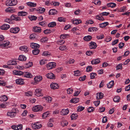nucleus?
<instances>
[{"mask_svg":"<svg viewBox=\"0 0 130 130\" xmlns=\"http://www.w3.org/2000/svg\"><path fill=\"white\" fill-rule=\"evenodd\" d=\"M68 36V34H62L60 36V38L61 39H66Z\"/></svg>","mask_w":130,"mask_h":130,"instance_id":"09e8293b","label":"nucleus"},{"mask_svg":"<svg viewBox=\"0 0 130 130\" xmlns=\"http://www.w3.org/2000/svg\"><path fill=\"white\" fill-rule=\"evenodd\" d=\"M114 82L112 80L110 82L109 84H107V86L108 88H111L113 86L114 84Z\"/></svg>","mask_w":130,"mask_h":130,"instance_id":"f704fd0d","label":"nucleus"},{"mask_svg":"<svg viewBox=\"0 0 130 130\" xmlns=\"http://www.w3.org/2000/svg\"><path fill=\"white\" fill-rule=\"evenodd\" d=\"M74 61L75 60L73 59H72V60H70L69 61H67L66 62V64H69L73 63Z\"/></svg>","mask_w":130,"mask_h":130,"instance_id":"5fc2aeb1","label":"nucleus"},{"mask_svg":"<svg viewBox=\"0 0 130 130\" xmlns=\"http://www.w3.org/2000/svg\"><path fill=\"white\" fill-rule=\"evenodd\" d=\"M73 90L70 88H68L67 90V93L69 94H71L73 93Z\"/></svg>","mask_w":130,"mask_h":130,"instance_id":"4d7b16f0","label":"nucleus"},{"mask_svg":"<svg viewBox=\"0 0 130 130\" xmlns=\"http://www.w3.org/2000/svg\"><path fill=\"white\" fill-rule=\"evenodd\" d=\"M30 46L32 48L34 49L38 48L40 47V45L39 44L33 42L30 43Z\"/></svg>","mask_w":130,"mask_h":130,"instance_id":"ddd939ff","label":"nucleus"},{"mask_svg":"<svg viewBox=\"0 0 130 130\" xmlns=\"http://www.w3.org/2000/svg\"><path fill=\"white\" fill-rule=\"evenodd\" d=\"M42 79V77L41 76L39 75L37 76L36 77L34 78V79L35 81L34 84L36 85L37 84L38 82H40Z\"/></svg>","mask_w":130,"mask_h":130,"instance_id":"9d476101","label":"nucleus"},{"mask_svg":"<svg viewBox=\"0 0 130 130\" xmlns=\"http://www.w3.org/2000/svg\"><path fill=\"white\" fill-rule=\"evenodd\" d=\"M86 77V76L85 75H84L82 77H79V79L80 81H83L85 80Z\"/></svg>","mask_w":130,"mask_h":130,"instance_id":"338daca9","label":"nucleus"},{"mask_svg":"<svg viewBox=\"0 0 130 130\" xmlns=\"http://www.w3.org/2000/svg\"><path fill=\"white\" fill-rule=\"evenodd\" d=\"M46 76L47 78L50 79H54L55 78V76L52 73H48L46 75Z\"/></svg>","mask_w":130,"mask_h":130,"instance_id":"4468645a","label":"nucleus"},{"mask_svg":"<svg viewBox=\"0 0 130 130\" xmlns=\"http://www.w3.org/2000/svg\"><path fill=\"white\" fill-rule=\"evenodd\" d=\"M28 18L31 21L35 20L37 19V17L32 15L29 16Z\"/></svg>","mask_w":130,"mask_h":130,"instance_id":"8fccbe9b","label":"nucleus"},{"mask_svg":"<svg viewBox=\"0 0 130 130\" xmlns=\"http://www.w3.org/2000/svg\"><path fill=\"white\" fill-rule=\"evenodd\" d=\"M47 61L45 59L41 60L39 61L40 64L41 65L46 64V65H56V63L54 62H51L47 63Z\"/></svg>","mask_w":130,"mask_h":130,"instance_id":"7ed1b4c3","label":"nucleus"},{"mask_svg":"<svg viewBox=\"0 0 130 130\" xmlns=\"http://www.w3.org/2000/svg\"><path fill=\"white\" fill-rule=\"evenodd\" d=\"M20 50L22 51H24L26 52H27L28 51V48L26 46L24 45L21 46L20 48Z\"/></svg>","mask_w":130,"mask_h":130,"instance_id":"5701e85b","label":"nucleus"},{"mask_svg":"<svg viewBox=\"0 0 130 130\" xmlns=\"http://www.w3.org/2000/svg\"><path fill=\"white\" fill-rule=\"evenodd\" d=\"M101 15H96V19L99 20L100 21H102L104 20L105 19Z\"/></svg>","mask_w":130,"mask_h":130,"instance_id":"473e14b6","label":"nucleus"},{"mask_svg":"<svg viewBox=\"0 0 130 130\" xmlns=\"http://www.w3.org/2000/svg\"><path fill=\"white\" fill-rule=\"evenodd\" d=\"M101 3V1L99 0H95L94 2V4L96 5H100Z\"/></svg>","mask_w":130,"mask_h":130,"instance_id":"680f3d73","label":"nucleus"},{"mask_svg":"<svg viewBox=\"0 0 130 130\" xmlns=\"http://www.w3.org/2000/svg\"><path fill=\"white\" fill-rule=\"evenodd\" d=\"M69 110L68 109H63L61 111V114L62 116L67 115L69 113Z\"/></svg>","mask_w":130,"mask_h":130,"instance_id":"f8f14e48","label":"nucleus"},{"mask_svg":"<svg viewBox=\"0 0 130 130\" xmlns=\"http://www.w3.org/2000/svg\"><path fill=\"white\" fill-rule=\"evenodd\" d=\"M74 75L77 76H79L80 75V71L79 70H77L76 71H75L74 72Z\"/></svg>","mask_w":130,"mask_h":130,"instance_id":"69168bd1","label":"nucleus"},{"mask_svg":"<svg viewBox=\"0 0 130 130\" xmlns=\"http://www.w3.org/2000/svg\"><path fill=\"white\" fill-rule=\"evenodd\" d=\"M91 39V37L90 36H85L84 37V39L86 41H89Z\"/></svg>","mask_w":130,"mask_h":130,"instance_id":"a18cd8bd","label":"nucleus"},{"mask_svg":"<svg viewBox=\"0 0 130 130\" xmlns=\"http://www.w3.org/2000/svg\"><path fill=\"white\" fill-rule=\"evenodd\" d=\"M32 66H28L26 67L25 66V67H24L23 66H15V68L18 69L19 70H22L24 68H28L31 67Z\"/></svg>","mask_w":130,"mask_h":130,"instance_id":"4be33fe9","label":"nucleus"},{"mask_svg":"<svg viewBox=\"0 0 130 130\" xmlns=\"http://www.w3.org/2000/svg\"><path fill=\"white\" fill-rule=\"evenodd\" d=\"M67 48V47L64 45L61 46L59 48V49L62 51L65 50Z\"/></svg>","mask_w":130,"mask_h":130,"instance_id":"603ef678","label":"nucleus"},{"mask_svg":"<svg viewBox=\"0 0 130 130\" xmlns=\"http://www.w3.org/2000/svg\"><path fill=\"white\" fill-rule=\"evenodd\" d=\"M38 124L34 123L31 125L32 127L35 129H38L42 127L41 125H38Z\"/></svg>","mask_w":130,"mask_h":130,"instance_id":"dca6fc26","label":"nucleus"},{"mask_svg":"<svg viewBox=\"0 0 130 130\" xmlns=\"http://www.w3.org/2000/svg\"><path fill=\"white\" fill-rule=\"evenodd\" d=\"M10 18L11 19H7L6 20V22L10 24H11L13 23V22L11 20L16 21H19L21 20V19L20 18L18 17L17 15L14 14L10 16Z\"/></svg>","mask_w":130,"mask_h":130,"instance_id":"f257e3e1","label":"nucleus"},{"mask_svg":"<svg viewBox=\"0 0 130 130\" xmlns=\"http://www.w3.org/2000/svg\"><path fill=\"white\" fill-rule=\"evenodd\" d=\"M50 53L48 52L45 51L42 54V55L44 56H46L48 55H50Z\"/></svg>","mask_w":130,"mask_h":130,"instance_id":"774afa93","label":"nucleus"},{"mask_svg":"<svg viewBox=\"0 0 130 130\" xmlns=\"http://www.w3.org/2000/svg\"><path fill=\"white\" fill-rule=\"evenodd\" d=\"M0 100L2 101H7L8 99L7 97L5 95H4L2 96L0 98Z\"/></svg>","mask_w":130,"mask_h":130,"instance_id":"ea45409f","label":"nucleus"},{"mask_svg":"<svg viewBox=\"0 0 130 130\" xmlns=\"http://www.w3.org/2000/svg\"><path fill=\"white\" fill-rule=\"evenodd\" d=\"M45 9L41 7H40L37 9H36L35 8L33 9V11H36L38 13H43L45 11Z\"/></svg>","mask_w":130,"mask_h":130,"instance_id":"39448f33","label":"nucleus"},{"mask_svg":"<svg viewBox=\"0 0 130 130\" xmlns=\"http://www.w3.org/2000/svg\"><path fill=\"white\" fill-rule=\"evenodd\" d=\"M7 65H16L18 64L19 61L14 60H10L7 62Z\"/></svg>","mask_w":130,"mask_h":130,"instance_id":"423d86ee","label":"nucleus"},{"mask_svg":"<svg viewBox=\"0 0 130 130\" xmlns=\"http://www.w3.org/2000/svg\"><path fill=\"white\" fill-rule=\"evenodd\" d=\"M116 4L113 3H110L107 4V6L108 7H114L116 6Z\"/></svg>","mask_w":130,"mask_h":130,"instance_id":"e433bc0d","label":"nucleus"},{"mask_svg":"<svg viewBox=\"0 0 130 130\" xmlns=\"http://www.w3.org/2000/svg\"><path fill=\"white\" fill-rule=\"evenodd\" d=\"M20 30V28L18 27H17L11 28L10 29V31L11 33L14 34H16Z\"/></svg>","mask_w":130,"mask_h":130,"instance_id":"6e6552de","label":"nucleus"},{"mask_svg":"<svg viewBox=\"0 0 130 130\" xmlns=\"http://www.w3.org/2000/svg\"><path fill=\"white\" fill-rule=\"evenodd\" d=\"M79 101V99L77 98H73L70 101L71 103H76L77 102H78Z\"/></svg>","mask_w":130,"mask_h":130,"instance_id":"4c0bfd02","label":"nucleus"},{"mask_svg":"<svg viewBox=\"0 0 130 130\" xmlns=\"http://www.w3.org/2000/svg\"><path fill=\"white\" fill-rule=\"evenodd\" d=\"M57 11L55 9H52L49 11V14L51 15H54L56 13Z\"/></svg>","mask_w":130,"mask_h":130,"instance_id":"72a5a7b5","label":"nucleus"},{"mask_svg":"<svg viewBox=\"0 0 130 130\" xmlns=\"http://www.w3.org/2000/svg\"><path fill=\"white\" fill-rule=\"evenodd\" d=\"M91 78L93 79L95 77L96 75V73H92L90 74Z\"/></svg>","mask_w":130,"mask_h":130,"instance_id":"13d9d810","label":"nucleus"},{"mask_svg":"<svg viewBox=\"0 0 130 130\" xmlns=\"http://www.w3.org/2000/svg\"><path fill=\"white\" fill-rule=\"evenodd\" d=\"M59 87L58 84L56 83H53L50 85L51 88L53 89H58Z\"/></svg>","mask_w":130,"mask_h":130,"instance_id":"f3484780","label":"nucleus"},{"mask_svg":"<svg viewBox=\"0 0 130 130\" xmlns=\"http://www.w3.org/2000/svg\"><path fill=\"white\" fill-rule=\"evenodd\" d=\"M26 5L29 6L31 7H35L36 6V4L34 3L29 2L26 3Z\"/></svg>","mask_w":130,"mask_h":130,"instance_id":"a878e982","label":"nucleus"},{"mask_svg":"<svg viewBox=\"0 0 130 130\" xmlns=\"http://www.w3.org/2000/svg\"><path fill=\"white\" fill-rule=\"evenodd\" d=\"M108 25L109 23L108 22H106L100 24V26L101 27L103 28L105 27Z\"/></svg>","mask_w":130,"mask_h":130,"instance_id":"2f4dec72","label":"nucleus"},{"mask_svg":"<svg viewBox=\"0 0 130 130\" xmlns=\"http://www.w3.org/2000/svg\"><path fill=\"white\" fill-rule=\"evenodd\" d=\"M23 75L24 77L27 78H31L32 75L30 73L27 72H25L23 73Z\"/></svg>","mask_w":130,"mask_h":130,"instance_id":"412c9836","label":"nucleus"},{"mask_svg":"<svg viewBox=\"0 0 130 130\" xmlns=\"http://www.w3.org/2000/svg\"><path fill=\"white\" fill-rule=\"evenodd\" d=\"M42 90L40 89H36L35 90V94L37 96H42Z\"/></svg>","mask_w":130,"mask_h":130,"instance_id":"9b49d317","label":"nucleus"},{"mask_svg":"<svg viewBox=\"0 0 130 130\" xmlns=\"http://www.w3.org/2000/svg\"><path fill=\"white\" fill-rule=\"evenodd\" d=\"M97 30V28L95 27H90L88 29V31L91 32L96 31Z\"/></svg>","mask_w":130,"mask_h":130,"instance_id":"79ce46f5","label":"nucleus"},{"mask_svg":"<svg viewBox=\"0 0 130 130\" xmlns=\"http://www.w3.org/2000/svg\"><path fill=\"white\" fill-rule=\"evenodd\" d=\"M10 27V25L8 24H5L1 27V28L3 30H7Z\"/></svg>","mask_w":130,"mask_h":130,"instance_id":"2eb2a0df","label":"nucleus"},{"mask_svg":"<svg viewBox=\"0 0 130 130\" xmlns=\"http://www.w3.org/2000/svg\"><path fill=\"white\" fill-rule=\"evenodd\" d=\"M18 112L19 110L17 109L14 108L11 111L7 112V115L10 116V117L13 118L16 116V113Z\"/></svg>","mask_w":130,"mask_h":130,"instance_id":"f03ea898","label":"nucleus"},{"mask_svg":"<svg viewBox=\"0 0 130 130\" xmlns=\"http://www.w3.org/2000/svg\"><path fill=\"white\" fill-rule=\"evenodd\" d=\"M97 96H96V98L98 99H102L104 96L102 92H100L98 93H97Z\"/></svg>","mask_w":130,"mask_h":130,"instance_id":"c756f323","label":"nucleus"},{"mask_svg":"<svg viewBox=\"0 0 130 130\" xmlns=\"http://www.w3.org/2000/svg\"><path fill=\"white\" fill-rule=\"evenodd\" d=\"M43 109L42 107L40 105L36 106L32 108V110L34 111H41Z\"/></svg>","mask_w":130,"mask_h":130,"instance_id":"0eeeda50","label":"nucleus"},{"mask_svg":"<svg viewBox=\"0 0 130 130\" xmlns=\"http://www.w3.org/2000/svg\"><path fill=\"white\" fill-rule=\"evenodd\" d=\"M39 52V50L38 49H35L32 51V53L33 54L36 55L38 54Z\"/></svg>","mask_w":130,"mask_h":130,"instance_id":"49530a36","label":"nucleus"},{"mask_svg":"<svg viewBox=\"0 0 130 130\" xmlns=\"http://www.w3.org/2000/svg\"><path fill=\"white\" fill-rule=\"evenodd\" d=\"M100 62V59H96L93 60L91 61V63L92 64H97L99 63Z\"/></svg>","mask_w":130,"mask_h":130,"instance_id":"c85d7f7f","label":"nucleus"},{"mask_svg":"<svg viewBox=\"0 0 130 130\" xmlns=\"http://www.w3.org/2000/svg\"><path fill=\"white\" fill-rule=\"evenodd\" d=\"M65 42L64 40H60L57 41V43L58 45H61L63 44Z\"/></svg>","mask_w":130,"mask_h":130,"instance_id":"bf43d9fd","label":"nucleus"},{"mask_svg":"<svg viewBox=\"0 0 130 130\" xmlns=\"http://www.w3.org/2000/svg\"><path fill=\"white\" fill-rule=\"evenodd\" d=\"M17 0H8L6 2V5L8 6H14L17 4Z\"/></svg>","mask_w":130,"mask_h":130,"instance_id":"20e7f679","label":"nucleus"},{"mask_svg":"<svg viewBox=\"0 0 130 130\" xmlns=\"http://www.w3.org/2000/svg\"><path fill=\"white\" fill-rule=\"evenodd\" d=\"M32 30L34 32H40L41 31V28L37 27H34Z\"/></svg>","mask_w":130,"mask_h":130,"instance_id":"bb28decb","label":"nucleus"},{"mask_svg":"<svg viewBox=\"0 0 130 130\" xmlns=\"http://www.w3.org/2000/svg\"><path fill=\"white\" fill-rule=\"evenodd\" d=\"M92 70V68L91 66H88L86 68V71L87 72H91Z\"/></svg>","mask_w":130,"mask_h":130,"instance_id":"de8ad7c7","label":"nucleus"},{"mask_svg":"<svg viewBox=\"0 0 130 130\" xmlns=\"http://www.w3.org/2000/svg\"><path fill=\"white\" fill-rule=\"evenodd\" d=\"M46 100L49 103L51 102L52 100V98L50 96H48L45 98Z\"/></svg>","mask_w":130,"mask_h":130,"instance_id":"6e6d98bb","label":"nucleus"},{"mask_svg":"<svg viewBox=\"0 0 130 130\" xmlns=\"http://www.w3.org/2000/svg\"><path fill=\"white\" fill-rule=\"evenodd\" d=\"M6 82L4 81L0 80V86H5L6 84Z\"/></svg>","mask_w":130,"mask_h":130,"instance_id":"0e129e2a","label":"nucleus"},{"mask_svg":"<svg viewBox=\"0 0 130 130\" xmlns=\"http://www.w3.org/2000/svg\"><path fill=\"white\" fill-rule=\"evenodd\" d=\"M89 47L91 49L95 48L96 47V44L95 42H91L90 43Z\"/></svg>","mask_w":130,"mask_h":130,"instance_id":"393cba45","label":"nucleus"},{"mask_svg":"<svg viewBox=\"0 0 130 130\" xmlns=\"http://www.w3.org/2000/svg\"><path fill=\"white\" fill-rule=\"evenodd\" d=\"M120 100V98L119 96H117L114 97L113 99V100L115 102H119Z\"/></svg>","mask_w":130,"mask_h":130,"instance_id":"a19ab883","label":"nucleus"},{"mask_svg":"<svg viewBox=\"0 0 130 130\" xmlns=\"http://www.w3.org/2000/svg\"><path fill=\"white\" fill-rule=\"evenodd\" d=\"M26 57L23 55H20L19 58V60L21 61H25L26 60Z\"/></svg>","mask_w":130,"mask_h":130,"instance_id":"7c9ffc66","label":"nucleus"},{"mask_svg":"<svg viewBox=\"0 0 130 130\" xmlns=\"http://www.w3.org/2000/svg\"><path fill=\"white\" fill-rule=\"evenodd\" d=\"M22 125L20 124L18 125H14L11 127L12 129L15 130H22Z\"/></svg>","mask_w":130,"mask_h":130,"instance_id":"1a4fd4ad","label":"nucleus"},{"mask_svg":"<svg viewBox=\"0 0 130 130\" xmlns=\"http://www.w3.org/2000/svg\"><path fill=\"white\" fill-rule=\"evenodd\" d=\"M39 24L43 27H45L47 25L45 21H42L39 22Z\"/></svg>","mask_w":130,"mask_h":130,"instance_id":"c03bdc74","label":"nucleus"},{"mask_svg":"<svg viewBox=\"0 0 130 130\" xmlns=\"http://www.w3.org/2000/svg\"><path fill=\"white\" fill-rule=\"evenodd\" d=\"M94 108L92 107H90L87 109L88 112H91L94 110Z\"/></svg>","mask_w":130,"mask_h":130,"instance_id":"052dcab7","label":"nucleus"},{"mask_svg":"<svg viewBox=\"0 0 130 130\" xmlns=\"http://www.w3.org/2000/svg\"><path fill=\"white\" fill-rule=\"evenodd\" d=\"M36 35L34 34H31L29 37L30 39L32 40H34L36 39Z\"/></svg>","mask_w":130,"mask_h":130,"instance_id":"58836bf2","label":"nucleus"},{"mask_svg":"<svg viewBox=\"0 0 130 130\" xmlns=\"http://www.w3.org/2000/svg\"><path fill=\"white\" fill-rule=\"evenodd\" d=\"M10 43V42L8 41H5L3 44H0V45L2 48H4L8 46Z\"/></svg>","mask_w":130,"mask_h":130,"instance_id":"a211bd4d","label":"nucleus"},{"mask_svg":"<svg viewBox=\"0 0 130 130\" xmlns=\"http://www.w3.org/2000/svg\"><path fill=\"white\" fill-rule=\"evenodd\" d=\"M16 83L18 84L22 85L24 84V82L23 79L19 78L16 80Z\"/></svg>","mask_w":130,"mask_h":130,"instance_id":"b1692460","label":"nucleus"},{"mask_svg":"<svg viewBox=\"0 0 130 130\" xmlns=\"http://www.w3.org/2000/svg\"><path fill=\"white\" fill-rule=\"evenodd\" d=\"M78 116L77 114L73 113L71 115V117L72 120H74L76 119Z\"/></svg>","mask_w":130,"mask_h":130,"instance_id":"37998d69","label":"nucleus"},{"mask_svg":"<svg viewBox=\"0 0 130 130\" xmlns=\"http://www.w3.org/2000/svg\"><path fill=\"white\" fill-rule=\"evenodd\" d=\"M82 22V21L80 19H75L73 21V23L74 24H78Z\"/></svg>","mask_w":130,"mask_h":130,"instance_id":"cd10ccee","label":"nucleus"},{"mask_svg":"<svg viewBox=\"0 0 130 130\" xmlns=\"http://www.w3.org/2000/svg\"><path fill=\"white\" fill-rule=\"evenodd\" d=\"M49 112L48 111L44 113L42 115V117L44 119L48 115H49Z\"/></svg>","mask_w":130,"mask_h":130,"instance_id":"3c124183","label":"nucleus"},{"mask_svg":"<svg viewBox=\"0 0 130 130\" xmlns=\"http://www.w3.org/2000/svg\"><path fill=\"white\" fill-rule=\"evenodd\" d=\"M32 92L31 91H28L25 93V95L28 96H31L32 95Z\"/></svg>","mask_w":130,"mask_h":130,"instance_id":"864d4df0","label":"nucleus"},{"mask_svg":"<svg viewBox=\"0 0 130 130\" xmlns=\"http://www.w3.org/2000/svg\"><path fill=\"white\" fill-rule=\"evenodd\" d=\"M48 40V38L46 37H43L41 39V41L42 42H45Z\"/></svg>","mask_w":130,"mask_h":130,"instance_id":"e2e57ef3","label":"nucleus"},{"mask_svg":"<svg viewBox=\"0 0 130 130\" xmlns=\"http://www.w3.org/2000/svg\"><path fill=\"white\" fill-rule=\"evenodd\" d=\"M28 13L25 11H21L18 12V15L19 16L24 17L27 15Z\"/></svg>","mask_w":130,"mask_h":130,"instance_id":"6ab92c4d","label":"nucleus"},{"mask_svg":"<svg viewBox=\"0 0 130 130\" xmlns=\"http://www.w3.org/2000/svg\"><path fill=\"white\" fill-rule=\"evenodd\" d=\"M5 11L7 12L13 13L15 12V10L13 8L9 7L6 9Z\"/></svg>","mask_w":130,"mask_h":130,"instance_id":"aec40b11","label":"nucleus"},{"mask_svg":"<svg viewBox=\"0 0 130 130\" xmlns=\"http://www.w3.org/2000/svg\"><path fill=\"white\" fill-rule=\"evenodd\" d=\"M56 23L55 22H53L49 23L48 24L49 27H53L55 26L56 25Z\"/></svg>","mask_w":130,"mask_h":130,"instance_id":"c9c22d12","label":"nucleus"}]
</instances>
